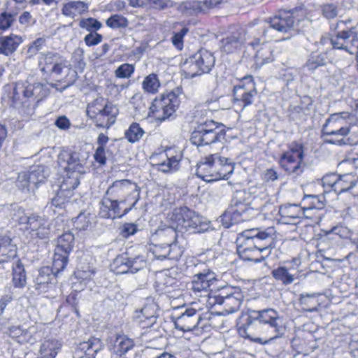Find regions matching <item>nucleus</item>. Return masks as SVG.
I'll list each match as a JSON object with an SVG mask.
<instances>
[{"label": "nucleus", "mask_w": 358, "mask_h": 358, "mask_svg": "<svg viewBox=\"0 0 358 358\" xmlns=\"http://www.w3.org/2000/svg\"><path fill=\"white\" fill-rule=\"evenodd\" d=\"M22 43V37L15 34L0 37V45L2 48L3 55L6 56L13 54Z\"/></svg>", "instance_id": "35"}, {"label": "nucleus", "mask_w": 358, "mask_h": 358, "mask_svg": "<svg viewBox=\"0 0 358 358\" xmlns=\"http://www.w3.org/2000/svg\"><path fill=\"white\" fill-rule=\"evenodd\" d=\"M222 127V124L211 120L199 122L196 129L192 134L191 141L197 146L209 145L220 141L221 138L224 137Z\"/></svg>", "instance_id": "12"}, {"label": "nucleus", "mask_w": 358, "mask_h": 358, "mask_svg": "<svg viewBox=\"0 0 358 358\" xmlns=\"http://www.w3.org/2000/svg\"><path fill=\"white\" fill-rule=\"evenodd\" d=\"M49 90L45 85L40 83H30L19 81L13 89L12 100L15 107L24 105L27 99H32L37 102L48 96Z\"/></svg>", "instance_id": "11"}, {"label": "nucleus", "mask_w": 358, "mask_h": 358, "mask_svg": "<svg viewBox=\"0 0 358 358\" xmlns=\"http://www.w3.org/2000/svg\"><path fill=\"white\" fill-rule=\"evenodd\" d=\"M15 20V15L8 12L0 14V29L5 31L8 29Z\"/></svg>", "instance_id": "56"}, {"label": "nucleus", "mask_w": 358, "mask_h": 358, "mask_svg": "<svg viewBox=\"0 0 358 358\" xmlns=\"http://www.w3.org/2000/svg\"><path fill=\"white\" fill-rule=\"evenodd\" d=\"M303 145L300 143H292L289 150L281 156L279 162L281 167L289 175L298 176L303 172Z\"/></svg>", "instance_id": "13"}, {"label": "nucleus", "mask_w": 358, "mask_h": 358, "mask_svg": "<svg viewBox=\"0 0 358 358\" xmlns=\"http://www.w3.org/2000/svg\"><path fill=\"white\" fill-rule=\"evenodd\" d=\"M156 313L157 305L153 302L148 303L136 312V320L143 329L150 327L156 322Z\"/></svg>", "instance_id": "29"}, {"label": "nucleus", "mask_w": 358, "mask_h": 358, "mask_svg": "<svg viewBox=\"0 0 358 358\" xmlns=\"http://www.w3.org/2000/svg\"><path fill=\"white\" fill-rule=\"evenodd\" d=\"M180 103L178 96L171 92L162 95L160 99H155L150 110L158 120H165L176 112Z\"/></svg>", "instance_id": "16"}, {"label": "nucleus", "mask_w": 358, "mask_h": 358, "mask_svg": "<svg viewBox=\"0 0 358 358\" xmlns=\"http://www.w3.org/2000/svg\"><path fill=\"white\" fill-rule=\"evenodd\" d=\"M33 187V190L37 189L40 184L44 183L49 176L48 169L38 165L30 168L26 171Z\"/></svg>", "instance_id": "34"}, {"label": "nucleus", "mask_w": 358, "mask_h": 358, "mask_svg": "<svg viewBox=\"0 0 358 358\" xmlns=\"http://www.w3.org/2000/svg\"><path fill=\"white\" fill-rule=\"evenodd\" d=\"M322 12L327 19H334L338 15V9L334 3H327L322 6Z\"/></svg>", "instance_id": "57"}, {"label": "nucleus", "mask_w": 358, "mask_h": 358, "mask_svg": "<svg viewBox=\"0 0 358 358\" xmlns=\"http://www.w3.org/2000/svg\"><path fill=\"white\" fill-rule=\"evenodd\" d=\"M17 245L9 236H0V264L8 262L17 256Z\"/></svg>", "instance_id": "30"}, {"label": "nucleus", "mask_w": 358, "mask_h": 358, "mask_svg": "<svg viewBox=\"0 0 358 358\" xmlns=\"http://www.w3.org/2000/svg\"><path fill=\"white\" fill-rule=\"evenodd\" d=\"M107 197L101 201L99 214L102 217H120L136 205L139 198L137 185L129 180L115 181L107 189Z\"/></svg>", "instance_id": "3"}, {"label": "nucleus", "mask_w": 358, "mask_h": 358, "mask_svg": "<svg viewBox=\"0 0 358 358\" xmlns=\"http://www.w3.org/2000/svg\"><path fill=\"white\" fill-rule=\"evenodd\" d=\"M45 44L46 39L45 38H38L29 45L28 53L31 55H36L45 46Z\"/></svg>", "instance_id": "58"}, {"label": "nucleus", "mask_w": 358, "mask_h": 358, "mask_svg": "<svg viewBox=\"0 0 358 358\" xmlns=\"http://www.w3.org/2000/svg\"><path fill=\"white\" fill-rule=\"evenodd\" d=\"M354 124L345 127L342 129H337L329 134H326L324 136H332L333 138L327 140V142L331 144H337L339 145L346 144L345 137L347 136L354 127Z\"/></svg>", "instance_id": "39"}, {"label": "nucleus", "mask_w": 358, "mask_h": 358, "mask_svg": "<svg viewBox=\"0 0 358 358\" xmlns=\"http://www.w3.org/2000/svg\"><path fill=\"white\" fill-rule=\"evenodd\" d=\"M227 148L222 146L220 153L210 154L203 157L198 164L196 176L208 182L227 180L234 170L232 160L221 154H224Z\"/></svg>", "instance_id": "5"}, {"label": "nucleus", "mask_w": 358, "mask_h": 358, "mask_svg": "<svg viewBox=\"0 0 358 358\" xmlns=\"http://www.w3.org/2000/svg\"><path fill=\"white\" fill-rule=\"evenodd\" d=\"M273 277L278 281L282 282L284 285H289L295 280L299 278V273L296 267L291 266H279L273 270Z\"/></svg>", "instance_id": "31"}, {"label": "nucleus", "mask_w": 358, "mask_h": 358, "mask_svg": "<svg viewBox=\"0 0 358 358\" xmlns=\"http://www.w3.org/2000/svg\"><path fill=\"white\" fill-rule=\"evenodd\" d=\"M117 115V108L111 103H106L94 117L93 122L96 127L108 129L115 123Z\"/></svg>", "instance_id": "24"}, {"label": "nucleus", "mask_w": 358, "mask_h": 358, "mask_svg": "<svg viewBox=\"0 0 358 358\" xmlns=\"http://www.w3.org/2000/svg\"><path fill=\"white\" fill-rule=\"evenodd\" d=\"M134 346V341L126 336H117L113 343V351L117 355L122 356Z\"/></svg>", "instance_id": "41"}, {"label": "nucleus", "mask_w": 358, "mask_h": 358, "mask_svg": "<svg viewBox=\"0 0 358 358\" xmlns=\"http://www.w3.org/2000/svg\"><path fill=\"white\" fill-rule=\"evenodd\" d=\"M138 230L137 226L133 223H126L121 229V235L127 238L129 236L134 235Z\"/></svg>", "instance_id": "61"}, {"label": "nucleus", "mask_w": 358, "mask_h": 358, "mask_svg": "<svg viewBox=\"0 0 358 358\" xmlns=\"http://www.w3.org/2000/svg\"><path fill=\"white\" fill-rule=\"evenodd\" d=\"M217 281L216 274L209 268L193 275L189 289L197 296H208L210 287Z\"/></svg>", "instance_id": "19"}, {"label": "nucleus", "mask_w": 358, "mask_h": 358, "mask_svg": "<svg viewBox=\"0 0 358 358\" xmlns=\"http://www.w3.org/2000/svg\"><path fill=\"white\" fill-rule=\"evenodd\" d=\"M186 210V206L175 208L171 213L169 214L168 218L171 222V225L175 226V229L179 231L183 215Z\"/></svg>", "instance_id": "49"}, {"label": "nucleus", "mask_w": 358, "mask_h": 358, "mask_svg": "<svg viewBox=\"0 0 358 358\" xmlns=\"http://www.w3.org/2000/svg\"><path fill=\"white\" fill-rule=\"evenodd\" d=\"M188 31V28L182 27L179 31L173 33L171 41L173 46L178 50H182L184 44L183 38Z\"/></svg>", "instance_id": "51"}, {"label": "nucleus", "mask_w": 358, "mask_h": 358, "mask_svg": "<svg viewBox=\"0 0 358 358\" xmlns=\"http://www.w3.org/2000/svg\"><path fill=\"white\" fill-rule=\"evenodd\" d=\"M83 50L81 48H78L73 52V59L77 62L76 67L79 69L80 71H83L85 63L83 62Z\"/></svg>", "instance_id": "62"}, {"label": "nucleus", "mask_w": 358, "mask_h": 358, "mask_svg": "<svg viewBox=\"0 0 358 358\" xmlns=\"http://www.w3.org/2000/svg\"><path fill=\"white\" fill-rule=\"evenodd\" d=\"M234 106L241 109L251 105L257 94L252 76H245L234 87Z\"/></svg>", "instance_id": "17"}, {"label": "nucleus", "mask_w": 358, "mask_h": 358, "mask_svg": "<svg viewBox=\"0 0 358 358\" xmlns=\"http://www.w3.org/2000/svg\"><path fill=\"white\" fill-rule=\"evenodd\" d=\"M223 0H204L203 1H194L192 2L185 3L184 6L186 8H192L196 13H205L208 9L217 6Z\"/></svg>", "instance_id": "40"}, {"label": "nucleus", "mask_w": 358, "mask_h": 358, "mask_svg": "<svg viewBox=\"0 0 358 358\" xmlns=\"http://www.w3.org/2000/svg\"><path fill=\"white\" fill-rule=\"evenodd\" d=\"M215 62L213 53L201 49L185 61L182 72L186 78H193L203 73H209Z\"/></svg>", "instance_id": "10"}, {"label": "nucleus", "mask_w": 358, "mask_h": 358, "mask_svg": "<svg viewBox=\"0 0 358 358\" xmlns=\"http://www.w3.org/2000/svg\"><path fill=\"white\" fill-rule=\"evenodd\" d=\"M338 179V175L331 173L326 175L322 178V185L324 188L327 189L328 191H334L336 193V186Z\"/></svg>", "instance_id": "53"}, {"label": "nucleus", "mask_w": 358, "mask_h": 358, "mask_svg": "<svg viewBox=\"0 0 358 358\" xmlns=\"http://www.w3.org/2000/svg\"><path fill=\"white\" fill-rule=\"evenodd\" d=\"M61 344L57 340L45 341L40 348L41 358H55Z\"/></svg>", "instance_id": "38"}, {"label": "nucleus", "mask_w": 358, "mask_h": 358, "mask_svg": "<svg viewBox=\"0 0 358 358\" xmlns=\"http://www.w3.org/2000/svg\"><path fill=\"white\" fill-rule=\"evenodd\" d=\"M159 157L162 162L156 164L159 171L163 173H171L178 170L180 162L182 159L180 152L169 148L161 153Z\"/></svg>", "instance_id": "23"}, {"label": "nucleus", "mask_w": 358, "mask_h": 358, "mask_svg": "<svg viewBox=\"0 0 358 358\" xmlns=\"http://www.w3.org/2000/svg\"><path fill=\"white\" fill-rule=\"evenodd\" d=\"M152 244L153 246L150 248V251L157 259H177L182 255V251L177 245H170L156 243H152Z\"/></svg>", "instance_id": "27"}, {"label": "nucleus", "mask_w": 358, "mask_h": 358, "mask_svg": "<svg viewBox=\"0 0 358 358\" xmlns=\"http://www.w3.org/2000/svg\"><path fill=\"white\" fill-rule=\"evenodd\" d=\"M88 4L83 1H71L65 3L62 8V13L69 17H73L87 11Z\"/></svg>", "instance_id": "36"}, {"label": "nucleus", "mask_w": 358, "mask_h": 358, "mask_svg": "<svg viewBox=\"0 0 358 358\" xmlns=\"http://www.w3.org/2000/svg\"><path fill=\"white\" fill-rule=\"evenodd\" d=\"M280 220L282 223L292 224L296 222V220L308 215H306L303 207L296 204L287 203L281 206L279 209Z\"/></svg>", "instance_id": "28"}, {"label": "nucleus", "mask_w": 358, "mask_h": 358, "mask_svg": "<svg viewBox=\"0 0 358 358\" xmlns=\"http://www.w3.org/2000/svg\"><path fill=\"white\" fill-rule=\"evenodd\" d=\"M334 48L345 50L350 55L355 53L358 49V37L355 28L338 31L331 38Z\"/></svg>", "instance_id": "18"}, {"label": "nucleus", "mask_w": 358, "mask_h": 358, "mask_svg": "<svg viewBox=\"0 0 358 358\" xmlns=\"http://www.w3.org/2000/svg\"><path fill=\"white\" fill-rule=\"evenodd\" d=\"M243 300V294L241 289L229 285L218 289L208 298V302L210 305L223 306L222 315H229L238 310Z\"/></svg>", "instance_id": "9"}, {"label": "nucleus", "mask_w": 358, "mask_h": 358, "mask_svg": "<svg viewBox=\"0 0 358 358\" xmlns=\"http://www.w3.org/2000/svg\"><path fill=\"white\" fill-rule=\"evenodd\" d=\"M300 303L303 306V308L308 312H313L317 310L318 301L316 294L301 295L300 298Z\"/></svg>", "instance_id": "48"}, {"label": "nucleus", "mask_w": 358, "mask_h": 358, "mask_svg": "<svg viewBox=\"0 0 358 358\" xmlns=\"http://www.w3.org/2000/svg\"><path fill=\"white\" fill-rule=\"evenodd\" d=\"M294 24L292 14L289 12H281L248 27L247 33L253 38L249 44L256 50L254 56L255 69H259L274 60L273 48L267 44L273 38V31L288 33L292 29Z\"/></svg>", "instance_id": "1"}, {"label": "nucleus", "mask_w": 358, "mask_h": 358, "mask_svg": "<svg viewBox=\"0 0 358 358\" xmlns=\"http://www.w3.org/2000/svg\"><path fill=\"white\" fill-rule=\"evenodd\" d=\"M59 273L53 271L52 268L43 267L38 271V275L35 280V287L39 292L45 293L52 286L53 275H57Z\"/></svg>", "instance_id": "33"}, {"label": "nucleus", "mask_w": 358, "mask_h": 358, "mask_svg": "<svg viewBox=\"0 0 358 358\" xmlns=\"http://www.w3.org/2000/svg\"><path fill=\"white\" fill-rule=\"evenodd\" d=\"M246 40L244 31L243 30L238 31L221 41V48L227 53L233 52L239 48Z\"/></svg>", "instance_id": "32"}, {"label": "nucleus", "mask_w": 358, "mask_h": 358, "mask_svg": "<svg viewBox=\"0 0 358 358\" xmlns=\"http://www.w3.org/2000/svg\"><path fill=\"white\" fill-rule=\"evenodd\" d=\"M304 212L312 210H322L324 208V199L323 196L306 195L303 199Z\"/></svg>", "instance_id": "42"}, {"label": "nucleus", "mask_w": 358, "mask_h": 358, "mask_svg": "<svg viewBox=\"0 0 358 358\" xmlns=\"http://www.w3.org/2000/svg\"><path fill=\"white\" fill-rule=\"evenodd\" d=\"M13 271V283L14 286L18 288L24 287L27 283V278L23 265L18 262Z\"/></svg>", "instance_id": "45"}, {"label": "nucleus", "mask_w": 358, "mask_h": 358, "mask_svg": "<svg viewBox=\"0 0 358 358\" xmlns=\"http://www.w3.org/2000/svg\"><path fill=\"white\" fill-rule=\"evenodd\" d=\"M145 131L138 123L133 122L124 132L125 138L131 143L138 142L144 136Z\"/></svg>", "instance_id": "43"}, {"label": "nucleus", "mask_w": 358, "mask_h": 358, "mask_svg": "<svg viewBox=\"0 0 358 358\" xmlns=\"http://www.w3.org/2000/svg\"><path fill=\"white\" fill-rule=\"evenodd\" d=\"M355 117L353 115L343 112L331 115L322 127V132L324 135L337 129L354 124Z\"/></svg>", "instance_id": "21"}, {"label": "nucleus", "mask_w": 358, "mask_h": 358, "mask_svg": "<svg viewBox=\"0 0 358 358\" xmlns=\"http://www.w3.org/2000/svg\"><path fill=\"white\" fill-rule=\"evenodd\" d=\"M327 55L324 52H313L308 58L304 67L313 71L317 67L326 64Z\"/></svg>", "instance_id": "46"}, {"label": "nucleus", "mask_w": 358, "mask_h": 358, "mask_svg": "<svg viewBox=\"0 0 358 358\" xmlns=\"http://www.w3.org/2000/svg\"><path fill=\"white\" fill-rule=\"evenodd\" d=\"M201 315L195 309H187L180 316L173 320L176 329L182 331H190L198 327Z\"/></svg>", "instance_id": "22"}, {"label": "nucleus", "mask_w": 358, "mask_h": 358, "mask_svg": "<svg viewBox=\"0 0 358 358\" xmlns=\"http://www.w3.org/2000/svg\"><path fill=\"white\" fill-rule=\"evenodd\" d=\"M160 86L161 83L155 73H150L147 76L142 83V89L148 94H156Z\"/></svg>", "instance_id": "44"}, {"label": "nucleus", "mask_w": 358, "mask_h": 358, "mask_svg": "<svg viewBox=\"0 0 358 358\" xmlns=\"http://www.w3.org/2000/svg\"><path fill=\"white\" fill-rule=\"evenodd\" d=\"M279 175L277 171L273 168L266 169L262 174V179L264 182H270L278 179Z\"/></svg>", "instance_id": "60"}, {"label": "nucleus", "mask_w": 358, "mask_h": 358, "mask_svg": "<svg viewBox=\"0 0 358 358\" xmlns=\"http://www.w3.org/2000/svg\"><path fill=\"white\" fill-rule=\"evenodd\" d=\"M89 213L87 215L84 213H81L76 218L74 222L76 229L78 230H86L90 223V218L88 217Z\"/></svg>", "instance_id": "59"}, {"label": "nucleus", "mask_w": 358, "mask_h": 358, "mask_svg": "<svg viewBox=\"0 0 358 358\" xmlns=\"http://www.w3.org/2000/svg\"><path fill=\"white\" fill-rule=\"evenodd\" d=\"M146 265L145 257L141 255H138L132 259H127L123 256H118L115 259V266H126V269H118V272L135 273L145 268Z\"/></svg>", "instance_id": "26"}, {"label": "nucleus", "mask_w": 358, "mask_h": 358, "mask_svg": "<svg viewBox=\"0 0 358 358\" xmlns=\"http://www.w3.org/2000/svg\"><path fill=\"white\" fill-rule=\"evenodd\" d=\"M73 244L74 236L71 232H66L58 238L52 259V269L56 273L63 271L66 267Z\"/></svg>", "instance_id": "15"}, {"label": "nucleus", "mask_w": 358, "mask_h": 358, "mask_svg": "<svg viewBox=\"0 0 358 358\" xmlns=\"http://www.w3.org/2000/svg\"><path fill=\"white\" fill-rule=\"evenodd\" d=\"M38 68L45 78L64 81L68 85L75 80L77 74L66 59L52 52H41L38 55Z\"/></svg>", "instance_id": "7"}, {"label": "nucleus", "mask_w": 358, "mask_h": 358, "mask_svg": "<svg viewBox=\"0 0 358 358\" xmlns=\"http://www.w3.org/2000/svg\"><path fill=\"white\" fill-rule=\"evenodd\" d=\"M106 25L111 29H119V28H124L128 26V20L127 19L121 15L115 14L111 15L106 20Z\"/></svg>", "instance_id": "50"}, {"label": "nucleus", "mask_w": 358, "mask_h": 358, "mask_svg": "<svg viewBox=\"0 0 358 358\" xmlns=\"http://www.w3.org/2000/svg\"><path fill=\"white\" fill-rule=\"evenodd\" d=\"M88 156V154L86 153ZM87 157L80 156V153L72 154L62 153L59 155L58 164L64 170L62 180L60 181V194L63 191L68 193L67 196H72L73 190L79 185L80 175L85 173V165L87 164Z\"/></svg>", "instance_id": "6"}, {"label": "nucleus", "mask_w": 358, "mask_h": 358, "mask_svg": "<svg viewBox=\"0 0 358 358\" xmlns=\"http://www.w3.org/2000/svg\"><path fill=\"white\" fill-rule=\"evenodd\" d=\"M275 231L273 227L264 230L250 229L239 234L236 239L237 252L244 260L260 262L264 257L262 252H266L274 241Z\"/></svg>", "instance_id": "4"}, {"label": "nucleus", "mask_w": 358, "mask_h": 358, "mask_svg": "<svg viewBox=\"0 0 358 358\" xmlns=\"http://www.w3.org/2000/svg\"><path fill=\"white\" fill-rule=\"evenodd\" d=\"M178 230L174 225L168 227H159L150 236L151 243L159 244L176 245V241L178 236Z\"/></svg>", "instance_id": "25"}, {"label": "nucleus", "mask_w": 358, "mask_h": 358, "mask_svg": "<svg viewBox=\"0 0 358 358\" xmlns=\"http://www.w3.org/2000/svg\"><path fill=\"white\" fill-rule=\"evenodd\" d=\"M60 194V188L57 192L56 196L52 199L50 203H48L46 208H52V207L58 208H64L66 205L69 202L71 196H67L68 193L63 191L62 195Z\"/></svg>", "instance_id": "47"}, {"label": "nucleus", "mask_w": 358, "mask_h": 358, "mask_svg": "<svg viewBox=\"0 0 358 358\" xmlns=\"http://www.w3.org/2000/svg\"><path fill=\"white\" fill-rule=\"evenodd\" d=\"M184 219L182 220L179 231L185 229L190 233H203L210 228V222L186 207Z\"/></svg>", "instance_id": "20"}, {"label": "nucleus", "mask_w": 358, "mask_h": 358, "mask_svg": "<svg viewBox=\"0 0 358 358\" xmlns=\"http://www.w3.org/2000/svg\"><path fill=\"white\" fill-rule=\"evenodd\" d=\"M29 178L28 177V175L26 171L20 173L16 181V185L17 186V187L21 190H33L32 185Z\"/></svg>", "instance_id": "55"}, {"label": "nucleus", "mask_w": 358, "mask_h": 358, "mask_svg": "<svg viewBox=\"0 0 358 358\" xmlns=\"http://www.w3.org/2000/svg\"><path fill=\"white\" fill-rule=\"evenodd\" d=\"M148 3L152 4L155 8L161 10L173 6L172 1L170 0H148Z\"/></svg>", "instance_id": "64"}, {"label": "nucleus", "mask_w": 358, "mask_h": 358, "mask_svg": "<svg viewBox=\"0 0 358 358\" xmlns=\"http://www.w3.org/2000/svg\"><path fill=\"white\" fill-rule=\"evenodd\" d=\"M253 196L245 189L234 192L230 208L225 213L224 217L229 218L231 222L226 223V227L250 220L255 217L257 210L252 206Z\"/></svg>", "instance_id": "8"}, {"label": "nucleus", "mask_w": 358, "mask_h": 358, "mask_svg": "<svg viewBox=\"0 0 358 358\" xmlns=\"http://www.w3.org/2000/svg\"><path fill=\"white\" fill-rule=\"evenodd\" d=\"M13 220L20 224H27L26 229L32 236L43 239L45 238L50 233V223L45 217L35 214L27 216L22 209L18 208L14 215Z\"/></svg>", "instance_id": "14"}, {"label": "nucleus", "mask_w": 358, "mask_h": 358, "mask_svg": "<svg viewBox=\"0 0 358 358\" xmlns=\"http://www.w3.org/2000/svg\"><path fill=\"white\" fill-rule=\"evenodd\" d=\"M357 179L358 177L352 173L338 176L337 185L336 184V194H339L350 190L357 185Z\"/></svg>", "instance_id": "37"}, {"label": "nucleus", "mask_w": 358, "mask_h": 358, "mask_svg": "<svg viewBox=\"0 0 358 358\" xmlns=\"http://www.w3.org/2000/svg\"><path fill=\"white\" fill-rule=\"evenodd\" d=\"M10 334L13 337L19 338V342H29V332L27 329H22L20 327H13L10 329Z\"/></svg>", "instance_id": "54"}, {"label": "nucleus", "mask_w": 358, "mask_h": 358, "mask_svg": "<svg viewBox=\"0 0 358 358\" xmlns=\"http://www.w3.org/2000/svg\"><path fill=\"white\" fill-rule=\"evenodd\" d=\"M285 332L283 318L273 308L251 311L245 322L238 327L241 336L263 345L281 337Z\"/></svg>", "instance_id": "2"}, {"label": "nucleus", "mask_w": 358, "mask_h": 358, "mask_svg": "<svg viewBox=\"0 0 358 358\" xmlns=\"http://www.w3.org/2000/svg\"><path fill=\"white\" fill-rule=\"evenodd\" d=\"M94 160L101 165L105 164L106 162V150L104 148L97 147L94 154Z\"/></svg>", "instance_id": "63"}, {"label": "nucleus", "mask_w": 358, "mask_h": 358, "mask_svg": "<svg viewBox=\"0 0 358 358\" xmlns=\"http://www.w3.org/2000/svg\"><path fill=\"white\" fill-rule=\"evenodd\" d=\"M134 71L132 64L124 63L120 65L115 71V75L118 78H129Z\"/></svg>", "instance_id": "52"}]
</instances>
